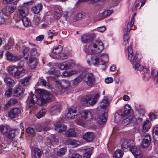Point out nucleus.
<instances>
[{
	"label": "nucleus",
	"instance_id": "obj_1",
	"mask_svg": "<svg viewBox=\"0 0 158 158\" xmlns=\"http://www.w3.org/2000/svg\"><path fill=\"white\" fill-rule=\"evenodd\" d=\"M104 46L101 41H95L91 43L88 48L85 50V52L88 54L100 52L103 49Z\"/></svg>",
	"mask_w": 158,
	"mask_h": 158
},
{
	"label": "nucleus",
	"instance_id": "obj_2",
	"mask_svg": "<svg viewBox=\"0 0 158 158\" xmlns=\"http://www.w3.org/2000/svg\"><path fill=\"white\" fill-rule=\"evenodd\" d=\"M100 93L89 94L84 96L81 100L82 104L85 106H91L96 104L99 98Z\"/></svg>",
	"mask_w": 158,
	"mask_h": 158
},
{
	"label": "nucleus",
	"instance_id": "obj_3",
	"mask_svg": "<svg viewBox=\"0 0 158 158\" xmlns=\"http://www.w3.org/2000/svg\"><path fill=\"white\" fill-rule=\"evenodd\" d=\"M108 60V56L107 54H105L101 56L100 58L97 56H91L90 61L89 60H87V62L90 65L92 64L95 65H102L103 68L106 69V67L104 64L107 62Z\"/></svg>",
	"mask_w": 158,
	"mask_h": 158
},
{
	"label": "nucleus",
	"instance_id": "obj_4",
	"mask_svg": "<svg viewBox=\"0 0 158 158\" xmlns=\"http://www.w3.org/2000/svg\"><path fill=\"white\" fill-rule=\"evenodd\" d=\"M34 3L33 0H31L29 2L24 3L22 5L19 6L17 8V15H15L14 18L18 16V19L26 16L28 14V9L26 5H31Z\"/></svg>",
	"mask_w": 158,
	"mask_h": 158
},
{
	"label": "nucleus",
	"instance_id": "obj_5",
	"mask_svg": "<svg viewBox=\"0 0 158 158\" xmlns=\"http://www.w3.org/2000/svg\"><path fill=\"white\" fill-rule=\"evenodd\" d=\"M81 76L83 77V80L88 86H94L95 82V77L92 73L82 72Z\"/></svg>",
	"mask_w": 158,
	"mask_h": 158
},
{
	"label": "nucleus",
	"instance_id": "obj_6",
	"mask_svg": "<svg viewBox=\"0 0 158 158\" xmlns=\"http://www.w3.org/2000/svg\"><path fill=\"white\" fill-rule=\"evenodd\" d=\"M128 59L133 64V68L135 69L137 66H140L139 63L140 60L138 58V54L136 53L135 55L133 54L132 48L130 46L127 48Z\"/></svg>",
	"mask_w": 158,
	"mask_h": 158
},
{
	"label": "nucleus",
	"instance_id": "obj_7",
	"mask_svg": "<svg viewBox=\"0 0 158 158\" xmlns=\"http://www.w3.org/2000/svg\"><path fill=\"white\" fill-rule=\"evenodd\" d=\"M8 72L10 75L17 78L21 77L27 72L24 69L19 70L15 66L13 65L8 66Z\"/></svg>",
	"mask_w": 158,
	"mask_h": 158
},
{
	"label": "nucleus",
	"instance_id": "obj_8",
	"mask_svg": "<svg viewBox=\"0 0 158 158\" xmlns=\"http://www.w3.org/2000/svg\"><path fill=\"white\" fill-rule=\"evenodd\" d=\"M134 21L135 19L134 16L131 18V21L130 23H128L126 28L124 29V34L123 36V44L124 45H126L128 43V40L129 39V38L127 32L130 31L131 29V28L134 24Z\"/></svg>",
	"mask_w": 158,
	"mask_h": 158
},
{
	"label": "nucleus",
	"instance_id": "obj_9",
	"mask_svg": "<svg viewBox=\"0 0 158 158\" xmlns=\"http://www.w3.org/2000/svg\"><path fill=\"white\" fill-rule=\"evenodd\" d=\"M37 50L35 48H32L31 53V57L29 60V66L34 69L37 65L38 62L36 58L38 56Z\"/></svg>",
	"mask_w": 158,
	"mask_h": 158
},
{
	"label": "nucleus",
	"instance_id": "obj_10",
	"mask_svg": "<svg viewBox=\"0 0 158 158\" xmlns=\"http://www.w3.org/2000/svg\"><path fill=\"white\" fill-rule=\"evenodd\" d=\"M77 107L72 106L69 108L66 117L68 119H73L77 117H80V113H79L75 114L77 111Z\"/></svg>",
	"mask_w": 158,
	"mask_h": 158
},
{
	"label": "nucleus",
	"instance_id": "obj_11",
	"mask_svg": "<svg viewBox=\"0 0 158 158\" xmlns=\"http://www.w3.org/2000/svg\"><path fill=\"white\" fill-rule=\"evenodd\" d=\"M40 98L41 105L43 106L45 104L49 102L51 100V95L46 91H40Z\"/></svg>",
	"mask_w": 158,
	"mask_h": 158
},
{
	"label": "nucleus",
	"instance_id": "obj_12",
	"mask_svg": "<svg viewBox=\"0 0 158 158\" xmlns=\"http://www.w3.org/2000/svg\"><path fill=\"white\" fill-rule=\"evenodd\" d=\"M64 121L63 119L54 123L55 130L59 132H62L65 131L67 129V126L62 124Z\"/></svg>",
	"mask_w": 158,
	"mask_h": 158
},
{
	"label": "nucleus",
	"instance_id": "obj_13",
	"mask_svg": "<svg viewBox=\"0 0 158 158\" xmlns=\"http://www.w3.org/2000/svg\"><path fill=\"white\" fill-rule=\"evenodd\" d=\"M56 84L58 87H61L62 89H65L70 85L69 81L65 80H62L61 81L58 79H55Z\"/></svg>",
	"mask_w": 158,
	"mask_h": 158
},
{
	"label": "nucleus",
	"instance_id": "obj_14",
	"mask_svg": "<svg viewBox=\"0 0 158 158\" xmlns=\"http://www.w3.org/2000/svg\"><path fill=\"white\" fill-rule=\"evenodd\" d=\"M20 110L17 108H14L8 112V116L11 118L18 117L21 114Z\"/></svg>",
	"mask_w": 158,
	"mask_h": 158
},
{
	"label": "nucleus",
	"instance_id": "obj_15",
	"mask_svg": "<svg viewBox=\"0 0 158 158\" xmlns=\"http://www.w3.org/2000/svg\"><path fill=\"white\" fill-rule=\"evenodd\" d=\"M75 64L72 61L64 62L59 65V68L61 70H68L74 67Z\"/></svg>",
	"mask_w": 158,
	"mask_h": 158
},
{
	"label": "nucleus",
	"instance_id": "obj_16",
	"mask_svg": "<svg viewBox=\"0 0 158 158\" xmlns=\"http://www.w3.org/2000/svg\"><path fill=\"white\" fill-rule=\"evenodd\" d=\"M38 100V98L32 92L29 94V96L27 99V101L29 103V107L33 106L37 102Z\"/></svg>",
	"mask_w": 158,
	"mask_h": 158
},
{
	"label": "nucleus",
	"instance_id": "obj_17",
	"mask_svg": "<svg viewBox=\"0 0 158 158\" xmlns=\"http://www.w3.org/2000/svg\"><path fill=\"white\" fill-rule=\"evenodd\" d=\"M124 117L122 111L120 110H118L115 113L114 121L115 123H118Z\"/></svg>",
	"mask_w": 158,
	"mask_h": 158
},
{
	"label": "nucleus",
	"instance_id": "obj_18",
	"mask_svg": "<svg viewBox=\"0 0 158 158\" xmlns=\"http://www.w3.org/2000/svg\"><path fill=\"white\" fill-rule=\"evenodd\" d=\"M80 117L88 121L93 118L92 113L89 111L85 110L83 111L80 114Z\"/></svg>",
	"mask_w": 158,
	"mask_h": 158
},
{
	"label": "nucleus",
	"instance_id": "obj_19",
	"mask_svg": "<svg viewBox=\"0 0 158 158\" xmlns=\"http://www.w3.org/2000/svg\"><path fill=\"white\" fill-rule=\"evenodd\" d=\"M15 8L16 7L14 6L5 7L2 10V13L1 14L5 15L8 16L14 12Z\"/></svg>",
	"mask_w": 158,
	"mask_h": 158
},
{
	"label": "nucleus",
	"instance_id": "obj_20",
	"mask_svg": "<svg viewBox=\"0 0 158 158\" xmlns=\"http://www.w3.org/2000/svg\"><path fill=\"white\" fill-rule=\"evenodd\" d=\"M94 134L93 132H87L84 135V139L88 142H92L94 138Z\"/></svg>",
	"mask_w": 158,
	"mask_h": 158
},
{
	"label": "nucleus",
	"instance_id": "obj_21",
	"mask_svg": "<svg viewBox=\"0 0 158 158\" xmlns=\"http://www.w3.org/2000/svg\"><path fill=\"white\" fill-rule=\"evenodd\" d=\"M151 142V139L148 135H146L144 139L143 140L141 143V146L144 148L148 147Z\"/></svg>",
	"mask_w": 158,
	"mask_h": 158
},
{
	"label": "nucleus",
	"instance_id": "obj_22",
	"mask_svg": "<svg viewBox=\"0 0 158 158\" xmlns=\"http://www.w3.org/2000/svg\"><path fill=\"white\" fill-rule=\"evenodd\" d=\"M109 103L108 99L106 97H104L103 99L100 102L99 106L102 109H105V112L107 111V107L109 106Z\"/></svg>",
	"mask_w": 158,
	"mask_h": 158
},
{
	"label": "nucleus",
	"instance_id": "obj_23",
	"mask_svg": "<svg viewBox=\"0 0 158 158\" xmlns=\"http://www.w3.org/2000/svg\"><path fill=\"white\" fill-rule=\"evenodd\" d=\"M7 59L8 60L15 61L20 59V57L16 55H13L11 53L8 52L6 53Z\"/></svg>",
	"mask_w": 158,
	"mask_h": 158
},
{
	"label": "nucleus",
	"instance_id": "obj_24",
	"mask_svg": "<svg viewBox=\"0 0 158 158\" xmlns=\"http://www.w3.org/2000/svg\"><path fill=\"white\" fill-rule=\"evenodd\" d=\"M54 14L55 15V18L58 19L62 14V9L59 6H55L54 8Z\"/></svg>",
	"mask_w": 158,
	"mask_h": 158
},
{
	"label": "nucleus",
	"instance_id": "obj_25",
	"mask_svg": "<svg viewBox=\"0 0 158 158\" xmlns=\"http://www.w3.org/2000/svg\"><path fill=\"white\" fill-rule=\"evenodd\" d=\"M108 116L107 111L105 112L102 115H100L97 118L98 122L99 124H102L106 122Z\"/></svg>",
	"mask_w": 158,
	"mask_h": 158
},
{
	"label": "nucleus",
	"instance_id": "obj_26",
	"mask_svg": "<svg viewBox=\"0 0 158 158\" xmlns=\"http://www.w3.org/2000/svg\"><path fill=\"white\" fill-rule=\"evenodd\" d=\"M43 5L41 3H39L31 8V11L35 14H38L42 10Z\"/></svg>",
	"mask_w": 158,
	"mask_h": 158
},
{
	"label": "nucleus",
	"instance_id": "obj_27",
	"mask_svg": "<svg viewBox=\"0 0 158 158\" xmlns=\"http://www.w3.org/2000/svg\"><path fill=\"white\" fill-rule=\"evenodd\" d=\"M152 125L151 122L148 120L144 121L143 125V132L147 131L150 128Z\"/></svg>",
	"mask_w": 158,
	"mask_h": 158
},
{
	"label": "nucleus",
	"instance_id": "obj_28",
	"mask_svg": "<svg viewBox=\"0 0 158 158\" xmlns=\"http://www.w3.org/2000/svg\"><path fill=\"white\" fill-rule=\"evenodd\" d=\"M4 81L6 85L10 87H13L15 84L14 81L10 77H4Z\"/></svg>",
	"mask_w": 158,
	"mask_h": 158
},
{
	"label": "nucleus",
	"instance_id": "obj_29",
	"mask_svg": "<svg viewBox=\"0 0 158 158\" xmlns=\"http://www.w3.org/2000/svg\"><path fill=\"white\" fill-rule=\"evenodd\" d=\"M92 39L90 35L85 34L82 36L81 37V40L83 43H87L89 42L92 40Z\"/></svg>",
	"mask_w": 158,
	"mask_h": 158
},
{
	"label": "nucleus",
	"instance_id": "obj_30",
	"mask_svg": "<svg viewBox=\"0 0 158 158\" xmlns=\"http://www.w3.org/2000/svg\"><path fill=\"white\" fill-rule=\"evenodd\" d=\"M66 136L75 137L77 136L76 132L74 129H70L68 130L66 134Z\"/></svg>",
	"mask_w": 158,
	"mask_h": 158
},
{
	"label": "nucleus",
	"instance_id": "obj_31",
	"mask_svg": "<svg viewBox=\"0 0 158 158\" xmlns=\"http://www.w3.org/2000/svg\"><path fill=\"white\" fill-rule=\"evenodd\" d=\"M80 142L74 139H69L68 140L67 143L68 145H70L73 147H75L80 144Z\"/></svg>",
	"mask_w": 158,
	"mask_h": 158
},
{
	"label": "nucleus",
	"instance_id": "obj_32",
	"mask_svg": "<svg viewBox=\"0 0 158 158\" xmlns=\"http://www.w3.org/2000/svg\"><path fill=\"white\" fill-rule=\"evenodd\" d=\"M123 154V152L121 150H116L114 152L113 156L114 158H122Z\"/></svg>",
	"mask_w": 158,
	"mask_h": 158
},
{
	"label": "nucleus",
	"instance_id": "obj_33",
	"mask_svg": "<svg viewBox=\"0 0 158 158\" xmlns=\"http://www.w3.org/2000/svg\"><path fill=\"white\" fill-rule=\"evenodd\" d=\"M128 140L126 139H123L121 140V148L124 150L127 149L128 148Z\"/></svg>",
	"mask_w": 158,
	"mask_h": 158
},
{
	"label": "nucleus",
	"instance_id": "obj_34",
	"mask_svg": "<svg viewBox=\"0 0 158 158\" xmlns=\"http://www.w3.org/2000/svg\"><path fill=\"white\" fill-rule=\"evenodd\" d=\"M151 74L152 77L156 80V84L158 83V70L155 69H151Z\"/></svg>",
	"mask_w": 158,
	"mask_h": 158
},
{
	"label": "nucleus",
	"instance_id": "obj_35",
	"mask_svg": "<svg viewBox=\"0 0 158 158\" xmlns=\"http://www.w3.org/2000/svg\"><path fill=\"white\" fill-rule=\"evenodd\" d=\"M135 69L139 70V71H143L145 75L144 76V77H148V73L149 72V70H148L146 68L143 67L142 66L141 67L140 64V66H137V68H136Z\"/></svg>",
	"mask_w": 158,
	"mask_h": 158
},
{
	"label": "nucleus",
	"instance_id": "obj_36",
	"mask_svg": "<svg viewBox=\"0 0 158 158\" xmlns=\"http://www.w3.org/2000/svg\"><path fill=\"white\" fill-rule=\"evenodd\" d=\"M23 89L22 86H19L14 90V95L16 96H20L23 93Z\"/></svg>",
	"mask_w": 158,
	"mask_h": 158
},
{
	"label": "nucleus",
	"instance_id": "obj_37",
	"mask_svg": "<svg viewBox=\"0 0 158 158\" xmlns=\"http://www.w3.org/2000/svg\"><path fill=\"white\" fill-rule=\"evenodd\" d=\"M29 48L25 47L23 51V57L26 60H27L29 56Z\"/></svg>",
	"mask_w": 158,
	"mask_h": 158
},
{
	"label": "nucleus",
	"instance_id": "obj_38",
	"mask_svg": "<svg viewBox=\"0 0 158 158\" xmlns=\"http://www.w3.org/2000/svg\"><path fill=\"white\" fill-rule=\"evenodd\" d=\"M50 113L52 115H54L56 114L57 113L60 112L59 108L56 106H52L49 110Z\"/></svg>",
	"mask_w": 158,
	"mask_h": 158
},
{
	"label": "nucleus",
	"instance_id": "obj_39",
	"mask_svg": "<svg viewBox=\"0 0 158 158\" xmlns=\"http://www.w3.org/2000/svg\"><path fill=\"white\" fill-rule=\"evenodd\" d=\"M63 50V47L61 45H58L54 47L52 52L54 54H58Z\"/></svg>",
	"mask_w": 158,
	"mask_h": 158
},
{
	"label": "nucleus",
	"instance_id": "obj_40",
	"mask_svg": "<svg viewBox=\"0 0 158 158\" xmlns=\"http://www.w3.org/2000/svg\"><path fill=\"white\" fill-rule=\"evenodd\" d=\"M131 111L130 106L129 105L127 104L125 106L123 114L125 117H126L130 113Z\"/></svg>",
	"mask_w": 158,
	"mask_h": 158
},
{
	"label": "nucleus",
	"instance_id": "obj_41",
	"mask_svg": "<svg viewBox=\"0 0 158 158\" xmlns=\"http://www.w3.org/2000/svg\"><path fill=\"white\" fill-rule=\"evenodd\" d=\"M18 20H21L24 25L25 27H27L30 24V21L28 20V19L26 17V16L18 19Z\"/></svg>",
	"mask_w": 158,
	"mask_h": 158
},
{
	"label": "nucleus",
	"instance_id": "obj_42",
	"mask_svg": "<svg viewBox=\"0 0 158 158\" xmlns=\"http://www.w3.org/2000/svg\"><path fill=\"white\" fill-rule=\"evenodd\" d=\"M113 12V11L110 10H106L104 11L103 12L100 14V16L102 18H105L106 17L110 16Z\"/></svg>",
	"mask_w": 158,
	"mask_h": 158
},
{
	"label": "nucleus",
	"instance_id": "obj_43",
	"mask_svg": "<svg viewBox=\"0 0 158 158\" xmlns=\"http://www.w3.org/2000/svg\"><path fill=\"white\" fill-rule=\"evenodd\" d=\"M34 156L35 158H40L41 155V151L40 150L36 148H34Z\"/></svg>",
	"mask_w": 158,
	"mask_h": 158
},
{
	"label": "nucleus",
	"instance_id": "obj_44",
	"mask_svg": "<svg viewBox=\"0 0 158 158\" xmlns=\"http://www.w3.org/2000/svg\"><path fill=\"white\" fill-rule=\"evenodd\" d=\"M46 111V110L43 107L37 114L36 115L37 118H40L43 117L45 114Z\"/></svg>",
	"mask_w": 158,
	"mask_h": 158
},
{
	"label": "nucleus",
	"instance_id": "obj_45",
	"mask_svg": "<svg viewBox=\"0 0 158 158\" xmlns=\"http://www.w3.org/2000/svg\"><path fill=\"white\" fill-rule=\"evenodd\" d=\"M30 77L29 76L21 79L20 81L21 84L23 86L27 85Z\"/></svg>",
	"mask_w": 158,
	"mask_h": 158
},
{
	"label": "nucleus",
	"instance_id": "obj_46",
	"mask_svg": "<svg viewBox=\"0 0 158 158\" xmlns=\"http://www.w3.org/2000/svg\"><path fill=\"white\" fill-rule=\"evenodd\" d=\"M67 151V149L65 148H62L60 149L57 152V155L60 156L64 155Z\"/></svg>",
	"mask_w": 158,
	"mask_h": 158
},
{
	"label": "nucleus",
	"instance_id": "obj_47",
	"mask_svg": "<svg viewBox=\"0 0 158 158\" xmlns=\"http://www.w3.org/2000/svg\"><path fill=\"white\" fill-rule=\"evenodd\" d=\"M16 131L17 130H11L9 132L8 136V138L10 140H12L15 137V134Z\"/></svg>",
	"mask_w": 158,
	"mask_h": 158
},
{
	"label": "nucleus",
	"instance_id": "obj_48",
	"mask_svg": "<svg viewBox=\"0 0 158 158\" xmlns=\"http://www.w3.org/2000/svg\"><path fill=\"white\" fill-rule=\"evenodd\" d=\"M132 122V119L131 117H129L125 118L122 122V123L124 125H126L127 124L131 123Z\"/></svg>",
	"mask_w": 158,
	"mask_h": 158
},
{
	"label": "nucleus",
	"instance_id": "obj_49",
	"mask_svg": "<svg viewBox=\"0 0 158 158\" xmlns=\"http://www.w3.org/2000/svg\"><path fill=\"white\" fill-rule=\"evenodd\" d=\"M82 79H83V77H82L81 76V74L78 77H76L75 79L73 80V84L74 85L77 84L80 81H81Z\"/></svg>",
	"mask_w": 158,
	"mask_h": 158
},
{
	"label": "nucleus",
	"instance_id": "obj_50",
	"mask_svg": "<svg viewBox=\"0 0 158 158\" xmlns=\"http://www.w3.org/2000/svg\"><path fill=\"white\" fill-rule=\"evenodd\" d=\"M57 57L59 59L64 60L68 58V55L65 53H61L58 55V57Z\"/></svg>",
	"mask_w": 158,
	"mask_h": 158
},
{
	"label": "nucleus",
	"instance_id": "obj_51",
	"mask_svg": "<svg viewBox=\"0 0 158 158\" xmlns=\"http://www.w3.org/2000/svg\"><path fill=\"white\" fill-rule=\"evenodd\" d=\"M92 153V151L88 149L83 155V158H90V157Z\"/></svg>",
	"mask_w": 158,
	"mask_h": 158
},
{
	"label": "nucleus",
	"instance_id": "obj_52",
	"mask_svg": "<svg viewBox=\"0 0 158 158\" xmlns=\"http://www.w3.org/2000/svg\"><path fill=\"white\" fill-rule=\"evenodd\" d=\"M77 71L75 70H72L70 72L65 71L63 75L65 77H69L76 74Z\"/></svg>",
	"mask_w": 158,
	"mask_h": 158
},
{
	"label": "nucleus",
	"instance_id": "obj_53",
	"mask_svg": "<svg viewBox=\"0 0 158 158\" xmlns=\"http://www.w3.org/2000/svg\"><path fill=\"white\" fill-rule=\"evenodd\" d=\"M40 83L42 84L44 86L48 88H50L49 84L45 80L43 79H40L39 80Z\"/></svg>",
	"mask_w": 158,
	"mask_h": 158
},
{
	"label": "nucleus",
	"instance_id": "obj_54",
	"mask_svg": "<svg viewBox=\"0 0 158 158\" xmlns=\"http://www.w3.org/2000/svg\"><path fill=\"white\" fill-rule=\"evenodd\" d=\"M18 102L17 100L15 98H11L8 101V104L9 105H11L15 104Z\"/></svg>",
	"mask_w": 158,
	"mask_h": 158
},
{
	"label": "nucleus",
	"instance_id": "obj_55",
	"mask_svg": "<svg viewBox=\"0 0 158 158\" xmlns=\"http://www.w3.org/2000/svg\"><path fill=\"white\" fill-rule=\"evenodd\" d=\"M48 35L49 37L52 38L53 36L56 35H57V33L54 31L51 30H49L48 33Z\"/></svg>",
	"mask_w": 158,
	"mask_h": 158
},
{
	"label": "nucleus",
	"instance_id": "obj_56",
	"mask_svg": "<svg viewBox=\"0 0 158 158\" xmlns=\"http://www.w3.org/2000/svg\"><path fill=\"white\" fill-rule=\"evenodd\" d=\"M85 17L84 15L82 13H79L77 14L75 18L76 20H80L83 18H84Z\"/></svg>",
	"mask_w": 158,
	"mask_h": 158
},
{
	"label": "nucleus",
	"instance_id": "obj_57",
	"mask_svg": "<svg viewBox=\"0 0 158 158\" xmlns=\"http://www.w3.org/2000/svg\"><path fill=\"white\" fill-rule=\"evenodd\" d=\"M12 93V89L9 88L5 92V95L6 97H9L11 95Z\"/></svg>",
	"mask_w": 158,
	"mask_h": 158
},
{
	"label": "nucleus",
	"instance_id": "obj_58",
	"mask_svg": "<svg viewBox=\"0 0 158 158\" xmlns=\"http://www.w3.org/2000/svg\"><path fill=\"white\" fill-rule=\"evenodd\" d=\"M26 131L29 134L33 135L34 133V130L32 128L29 127L27 128Z\"/></svg>",
	"mask_w": 158,
	"mask_h": 158
},
{
	"label": "nucleus",
	"instance_id": "obj_59",
	"mask_svg": "<svg viewBox=\"0 0 158 158\" xmlns=\"http://www.w3.org/2000/svg\"><path fill=\"white\" fill-rule=\"evenodd\" d=\"M78 119L77 121V123L79 125L82 126H85V122L84 121L81 120L80 119H79L80 117H78Z\"/></svg>",
	"mask_w": 158,
	"mask_h": 158
},
{
	"label": "nucleus",
	"instance_id": "obj_60",
	"mask_svg": "<svg viewBox=\"0 0 158 158\" xmlns=\"http://www.w3.org/2000/svg\"><path fill=\"white\" fill-rule=\"evenodd\" d=\"M149 116L150 120L152 121H153L157 118L155 114L152 113H150L149 114Z\"/></svg>",
	"mask_w": 158,
	"mask_h": 158
},
{
	"label": "nucleus",
	"instance_id": "obj_61",
	"mask_svg": "<svg viewBox=\"0 0 158 158\" xmlns=\"http://www.w3.org/2000/svg\"><path fill=\"white\" fill-rule=\"evenodd\" d=\"M24 62L23 61H20L18 64V67L19 69H22V70L24 69Z\"/></svg>",
	"mask_w": 158,
	"mask_h": 158
},
{
	"label": "nucleus",
	"instance_id": "obj_62",
	"mask_svg": "<svg viewBox=\"0 0 158 158\" xmlns=\"http://www.w3.org/2000/svg\"><path fill=\"white\" fill-rule=\"evenodd\" d=\"M0 130L3 133H5L7 132V128L5 126H1L0 127Z\"/></svg>",
	"mask_w": 158,
	"mask_h": 158
},
{
	"label": "nucleus",
	"instance_id": "obj_63",
	"mask_svg": "<svg viewBox=\"0 0 158 158\" xmlns=\"http://www.w3.org/2000/svg\"><path fill=\"white\" fill-rule=\"evenodd\" d=\"M105 81L107 84L111 83L113 81V79L111 77H107L105 79Z\"/></svg>",
	"mask_w": 158,
	"mask_h": 158
},
{
	"label": "nucleus",
	"instance_id": "obj_64",
	"mask_svg": "<svg viewBox=\"0 0 158 158\" xmlns=\"http://www.w3.org/2000/svg\"><path fill=\"white\" fill-rule=\"evenodd\" d=\"M82 156L78 154H74L72 155L71 158H82Z\"/></svg>",
	"mask_w": 158,
	"mask_h": 158
}]
</instances>
